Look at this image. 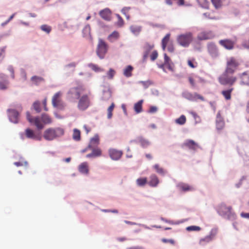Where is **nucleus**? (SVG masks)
<instances>
[{
  "mask_svg": "<svg viewBox=\"0 0 249 249\" xmlns=\"http://www.w3.org/2000/svg\"><path fill=\"white\" fill-rule=\"evenodd\" d=\"M116 17L118 18V21L116 22V24L117 25V26L119 27L123 26L124 24V21L123 19L119 14H117Z\"/></svg>",
  "mask_w": 249,
  "mask_h": 249,
  "instance_id": "obj_44",
  "label": "nucleus"
},
{
  "mask_svg": "<svg viewBox=\"0 0 249 249\" xmlns=\"http://www.w3.org/2000/svg\"><path fill=\"white\" fill-rule=\"evenodd\" d=\"M182 96L184 98L192 101H196L197 99L204 101V97L197 93L192 94L189 91H185L182 93Z\"/></svg>",
  "mask_w": 249,
  "mask_h": 249,
  "instance_id": "obj_10",
  "label": "nucleus"
},
{
  "mask_svg": "<svg viewBox=\"0 0 249 249\" xmlns=\"http://www.w3.org/2000/svg\"><path fill=\"white\" fill-rule=\"evenodd\" d=\"M23 136L26 138L35 140L40 141L41 140V137L39 135L36 134L35 132L30 128H27L25 130L22 137Z\"/></svg>",
  "mask_w": 249,
  "mask_h": 249,
  "instance_id": "obj_12",
  "label": "nucleus"
},
{
  "mask_svg": "<svg viewBox=\"0 0 249 249\" xmlns=\"http://www.w3.org/2000/svg\"><path fill=\"white\" fill-rule=\"evenodd\" d=\"M78 100L77 108L80 110H85L90 106V100L88 94H83Z\"/></svg>",
  "mask_w": 249,
  "mask_h": 249,
  "instance_id": "obj_7",
  "label": "nucleus"
},
{
  "mask_svg": "<svg viewBox=\"0 0 249 249\" xmlns=\"http://www.w3.org/2000/svg\"><path fill=\"white\" fill-rule=\"evenodd\" d=\"M219 44L224 48L227 50H231L233 48L234 43L229 39L221 40Z\"/></svg>",
  "mask_w": 249,
  "mask_h": 249,
  "instance_id": "obj_16",
  "label": "nucleus"
},
{
  "mask_svg": "<svg viewBox=\"0 0 249 249\" xmlns=\"http://www.w3.org/2000/svg\"><path fill=\"white\" fill-rule=\"evenodd\" d=\"M115 74V71L112 69H110L107 73V77L108 79H111L114 77Z\"/></svg>",
  "mask_w": 249,
  "mask_h": 249,
  "instance_id": "obj_48",
  "label": "nucleus"
},
{
  "mask_svg": "<svg viewBox=\"0 0 249 249\" xmlns=\"http://www.w3.org/2000/svg\"><path fill=\"white\" fill-rule=\"evenodd\" d=\"M188 80L190 85H191V87L193 88H196V85L194 79L192 77L189 76L188 77Z\"/></svg>",
  "mask_w": 249,
  "mask_h": 249,
  "instance_id": "obj_50",
  "label": "nucleus"
},
{
  "mask_svg": "<svg viewBox=\"0 0 249 249\" xmlns=\"http://www.w3.org/2000/svg\"><path fill=\"white\" fill-rule=\"evenodd\" d=\"M154 45L153 44H146L145 45L144 49H145V53L143 55V59H145L149 54V52L154 48Z\"/></svg>",
  "mask_w": 249,
  "mask_h": 249,
  "instance_id": "obj_27",
  "label": "nucleus"
},
{
  "mask_svg": "<svg viewBox=\"0 0 249 249\" xmlns=\"http://www.w3.org/2000/svg\"><path fill=\"white\" fill-rule=\"evenodd\" d=\"M157 111V107L155 106H152L150 107L149 112L155 113Z\"/></svg>",
  "mask_w": 249,
  "mask_h": 249,
  "instance_id": "obj_62",
  "label": "nucleus"
},
{
  "mask_svg": "<svg viewBox=\"0 0 249 249\" xmlns=\"http://www.w3.org/2000/svg\"><path fill=\"white\" fill-rule=\"evenodd\" d=\"M130 9V7H124L122 10V13L125 16H126V14L128 13Z\"/></svg>",
  "mask_w": 249,
  "mask_h": 249,
  "instance_id": "obj_59",
  "label": "nucleus"
},
{
  "mask_svg": "<svg viewBox=\"0 0 249 249\" xmlns=\"http://www.w3.org/2000/svg\"><path fill=\"white\" fill-rule=\"evenodd\" d=\"M178 187L180 190L182 191H192L194 190L193 186L188 185V184L181 183L178 185Z\"/></svg>",
  "mask_w": 249,
  "mask_h": 249,
  "instance_id": "obj_20",
  "label": "nucleus"
},
{
  "mask_svg": "<svg viewBox=\"0 0 249 249\" xmlns=\"http://www.w3.org/2000/svg\"><path fill=\"white\" fill-rule=\"evenodd\" d=\"M219 214L231 221L235 220L236 217L234 213L231 211V207H226L224 203H221L219 207Z\"/></svg>",
  "mask_w": 249,
  "mask_h": 249,
  "instance_id": "obj_2",
  "label": "nucleus"
},
{
  "mask_svg": "<svg viewBox=\"0 0 249 249\" xmlns=\"http://www.w3.org/2000/svg\"><path fill=\"white\" fill-rule=\"evenodd\" d=\"M228 72L225 71L220 77H219V82L223 85H229L231 87L237 80L235 76H231L228 75Z\"/></svg>",
  "mask_w": 249,
  "mask_h": 249,
  "instance_id": "obj_8",
  "label": "nucleus"
},
{
  "mask_svg": "<svg viewBox=\"0 0 249 249\" xmlns=\"http://www.w3.org/2000/svg\"><path fill=\"white\" fill-rule=\"evenodd\" d=\"M140 83L142 84L144 88H147L150 85L152 84V82L150 81H140Z\"/></svg>",
  "mask_w": 249,
  "mask_h": 249,
  "instance_id": "obj_51",
  "label": "nucleus"
},
{
  "mask_svg": "<svg viewBox=\"0 0 249 249\" xmlns=\"http://www.w3.org/2000/svg\"><path fill=\"white\" fill-rule=\"evenodd\" d=\"M224 126V122L221 119L220 115L219 114V129L222 128Z\"/></svg>",
  "mask_w": 249,
  "mask_h": 249,
  "instance_id": "obj_55",
  "label": "nucleus"
},
{
  "mask_svg": "<svg viewBox=\"0 0 249 249\" xmlns=\"http://www.w3.org/2000/svg\"><path fill=\"white\" fill-rule=\"evenodd\" d=\"M238 65L239 64L236 60L231 57L227 61V67L225 71L229 74H233Z\"/></svg>",
  "mask_w": 249,
  "mask_h": 249,
  "instance_id": "obj_11",
  "label": "nucleus"
},
{
  "mask_svg": "<svg viewBox=\"0 0 249 249\" xmlns=\"http://www.w3.org/2000/svg\"><path fill=\"white\" fill-rule=\"evenodd\" d=\"M212 239L210 236H206L200 239L199 244L200 246H204L211 241Z\"/></svg>",
  "mask_w": 249,
  "mask_h": 249,
  "instance_id": "obj_36",
  "label": "nucleus"
},
{
  "mask_svg": "<svg viewBox=\"0 0 249 249\" xmlns=\"http://www.w3.org/2000/svg\"><path fill=\"white\" fill-rule=\"evenodd\" d=\"M108 48V45L103 39H99L97 47L96 53L100 59L104 58Z\"/></svg>",
  "mask_w": 249,
  "mask_h": 249,
  "instance_id": "obj_6",
  "label": "nucleus"
},
{
  "mask_svg": "<svg viewBox=\"0 0 249 249\" xmlns=\"http://www.w3.org/2000/svg\"><path fill=\"white\" fill-rule=\"evenodd\" d=\"M99 144V137L98 135H95L90 139V142L89 144L88 148H92L97 147Z\"/></svg>",
  "mask_w": 249,
  "mask_h": 249,
  "instance_id": "obj_18",
  "label": "nucleus"
},
{
  "mask_svg": "<svg viewBox=\"0 0 249 249\" xmlns=\"http://www.w3.org/2000/svg\"><path fill=\"white\" fill-rule=\"evenodd\" d=\"M186 230L188 231H199L201 230V228L198 226H191L187 227Z\"/></svg>",
  "mask_w": 249,
  "mask_h": 249,
  "instance_id": "obj_47",
  "label": "nucleus"
},
{
  "mask_svg": "<svg viewBox=\"0 0 249 249\" xmlns=\"http://www.w3.org/2000/svg\"><path fill=\"white\" fill-rule=\"evenodd\" d=\"M187 63L188 66L191 67V68H196L197 66V63L195 61V60L194 59H193L192 60H188L187 61Z\"/></svg>",
  "mask_w": 249,
  "mask_h": 249,
  "instance_id": "obj_42",
  "label": "nucleus"
},
{
  "mask_svg": "<svg viewBox=\"0 0 249 249\" xmlns=\"http://www.w3.org/2000/svg\"><path fill=\"white\" fill-rule=\"evenodd\" d=\"M64 134V130L60 127H50L46 129L43 137L47 141H53L57 138L61 137Z\"/></svg>",
  "mask_w": 249,
  "mask_h": 249,
  "instance_id": "obj_1",
  "label": "nucleus"
},
{
  "mask_svg": "<svg viewBox=\"0 0 249 249\" xmlns=\"http://www.w3.org/2000/svg\"><path fill=\"white\" fill-rule=\"evenodd\" d=\"M108 153L110 158L114 160H119L123 155V152L122 151L113 148L109 149Z\"/></svg>",
  "mask_w": 249,
  "mask_h": 249,
  "instance_id": "obj_14",
  "label": "nucleus"
},
{
  "mask_svg": "<svg viewBox=\"0 0 249 249\" xmlns=\"http://www.w3.org/2000/svg\"><path fill=\"white\" fill-rule=\"evenodd\" d=\"M213 36V33L211 32H203L198 34L197 38L199 40H206L212 38Z\"/></svg>",
  "mask_w": 249,
  "mask_h": 249,
  "instance_id": "obj_19",
  "label": "nucleus"
},
{
  "mask_svg": "<svg viewBox=\"0 0 249 249\" xmlns=\"http://www.w3.org/2000/svg\"><path fill=\"white\" fill-rule=\"evenodd\" d=\"M241 85H247L249 87V77L247 78V81L242 80L240 83Z\"/></svg>",
  "mask_w": 249,
  "mask_h": 249,
  "instance_id": "obj_60",
  "label": "nucleus"
},
{
  "mask_svg": "<svg viewBox=\"0 0 249 249\" xmlns=\"http://www.w3.org/2000/svg\"><path fill=\"white\" fill-rule=\"evenodd\" d=\"M219 1V7L221 6L227 5L229 3V0H218Z\"/></svg>",
  "mask_w": 249,
  "mask_h": 249,
  "instance_id": "obj_52",
  "label": "nucleus"
},
{
  "mask_svg": "<svg viewBox=\"0 0 249 249\" xmlns=\"http://www.w3.org/2000/svg\"><path fill=\"white\" fill-rule=\"evenodd\" d=\"M88 67L95 72H100L103 71V70L102 68L99 67L98 65L93 63L89 64Z\"/></svg>",
  "mask_w": 249,
  "mask_h": 249,
  "instance_id": "obj_35",
  "label": "nucleus"
},
{
  "mask_svg": "<svg viewBox=\"0 0 249 249\" xmlns=\"http://www.w3.org/2000/svg\"><path fill=\"white\" fill-rule=\"evenodd\" d=\"M72 138L76 141H79L81 139V132L79 130L74 128L73 131Z\"/></svg>",
  "mask_w": 249,
  "mask_h": 249,
  "instance_id": "obj_29",
  "label": "nucleus"
},
{
  "mask_svg": "<svg viewBox=\"0 0 249 249\" xmlns=\"http://www.w3.org/2000/svg\"><path fill=\"white\" fill-rule=\"evenodd\" d=\"M208 51L212 56H216V46L213 43H210L208 45Z\"/></svg>",
  "mask_w": 249,
  "mask_h": 249,
  "instance_id": "obj_21",
  "label": "nucleus"
},
{
  "mask_svg": "<svg viewBox=\"0 0 249 249\" xmlns=\"http://www.w3.org/2000/svg\"><path fill=\"white\" fill-rule=\"evenodd\" d=\"M85 90V88L82 86L72 88L67 93V98L71 101H76L79 99Z\"/></svg>",
  "mask_w": 249,
  "mask_h": 249,
  "instance_id": "obj_3",
  "label": "nucleus"
},
{
  "mask_svg": "<svg viewBox=\"0 0 249 249\" xmlns=\"http://www.w3.org/2000/svg\"><path fill=\"white\" fill-rule=\"evenodd\" d=\"M40 118L44 125L46 124H51L52 122L50 117L47 114H42L40 117Z\"/></svg>",
  "mask_w": 249,
  "mask_h": 249,
  "instance_id": "obj_26",
  "label": "nucleus"
},
{
  "mask_svg": "<svg viewBox=\"0 0 249 249\" xmlns=\"http://www.w3.org/2000/svg\"><path fill=\"white\" fill-rule=\"evenodd\" d=\"M126 249H143L142 247L136 246L127 248Z\"/></svg>",
  "mask_w": 249,
  "mask_h": 249,
  "instance_id": "obj_64",
  "label": "nucleus"
},
{
  "mask_svg": "<svg viewBox=\"0 0 249 249\" xmlns=\"http://www.w3.org/2000/svg\"><path fill=\"white\" fill-rule=\"evenodd\" d=\"M40 106V104L39 101L35 102L33 104L34 108L37 113H39L41 111V108Z\"/></svg>",
  "mask_w": 249,
  "mask_h": 249,
  "instance_id": "obj_46",
  "label": "nucleus"
},
{
  "mask_svg": "<svg viewBox=\"0 0 249 249\" xmlns=\"http://www.w3.org/2000/svg\"><path fill=\"white\" fill-rule=\"evenodd\" d=\"M92 150L91 153L87 155L86 157L88 158L100 157L102 155V150L98 147L90 148Z\"/></svg>",
  "mask_w": 249,
  "mask_h": 249,
  "instance_id": "obj_17",
  "label": "nucleus"
},
{
  "mask_svg": "<svg viewBox=\"0 0 249 249\" xmlns=\"http://www.w3.org/2000/svg\"><path fill=\"white\" fill-rule=\"evenodd\" d=\"M154 168L155 169L156 171L158 174H161L162 175L165 174V171H164V169L160 167L159 164H155L154 166Z\"/></svg>",
  "mask_w": 249,
  "mask_h": 249,
  "instance_id": "obj_41",
  "label": "nucleus"
},
{
  "mask_svg": "<svg viewBox=\"0 0 249 249\" xmlns=\"http://www.w3.org/2000/svg\"><path fill=\"white\" fill-rule=\"evenodd\" d=\"M27 120L32 124L36 126L38 130L42 129L44 127V124L39 117H32L29 112H26Z\"/></svg>",
  "mask_w": 249,
  "mask_h": 249,
  "instance_id": "obj_9",
  "label": "nucleus"
},
{
  "mask_svg": "<svg viewBox=\"0 0 249 249\" xmlns=\"http://www.w3.org/2000/svg\"><path fill=\"white\" fill-rule=\"evenodd\" d=\"M114 108V104L112 103L107 109V118L110 119L112 116V111Z\"/></svg>",
  "mask_w": 249,
  "mask_h": 249,
  "instance_id": "obj_43",
  "label": "nucleus"
},
{
  "mask_svg": "<svg viewBox=\"0 0 249 249\" xmlns=\"http://www.w3.org/2000/svg\"><path fill=\"white\" fill-rule=\"evenodd\" d=\"M138 140L139 142L143 147H147L150 144L149 141L142 137H139Z\"/></svg>",
  "mask_w": 249,
  "mask_h": 249,
  "instance_id": "obj_34",
  "label": "nucleus"
},
{
  "mask_svg": "<svg viewBox=\"0 0 249 249\" xmlns=\"http://www.w3.org/2000/svg\"><path fill=\"white\" fill-rule=\"evenodd\" d=\"M170 35L167 34L162 39V48L163 50H165L168 43L169 41Z\"/></svg>",
  "mask_w": 249,
  "mask_h": 249,
  "instance_id": "obj_30",
  "label": "nucleus"
},
{
  "mask_svg": "<svg viewBox=\"0 0 249 249\" xmlns=\"http://www.w3.org/2000/svg\"><path fill=\"white\" fill-rule=\"evenodd\" d=\"M100 17L105 20L110 21L111 18V11L109 8H105L99 13Z\"/></svg>",
  "mask_w": 249,
  "mask_h": 249,
  "instance_id": "obj_15",
  "label": "nucleus"
},
{
  "mask_svg": "<svg viewBox=\"0 0 249 249\" xmlns=\"http://www.w3.org/2000/svg\"><path fill=\"white\" fill-rule=\"evenodd\" d=\"M164 66L168 68L170 71H173L174 66L173 64H172L171 62L167 63L166 65Z\"/></svg>",
  "mask_w": 249,
  "mask_h": 249,
  "instance_id": "obj_57",
  "label": "nucleus"
},
{
  "mask_svg": "<svg viewBox=\"0 0 249 249\" xmlns=\"http://www.w3.org/2000/svg\"><path fill=\"white\" fill-rule=\"evenodd\" d=\"M184 145L189 149L195 150L197 147L198 145L193 140H189L186 142Z\"/></svg>",
  "mask_w": 249,
  "mask_h": 249,
  "instance_id": "obj_24",
  "label": "nucleus"
},
{
  "mask_svg": "<svg viewBox=\"0 0 249 249\" xmlns=\"http://www.w3.org/2000/svg\"><path fill=\"white\" fill-rule=\"evenodd\" d=\"M159 182V179L156 175H152L150 177V181L148 184L150 186L152 187H156Z\"/></svg>",
  "mask_w": 249,
  "mask_h": 249,
  "instance_id": "obj_23",
  "label": "nucleus"
},
{
  "mask_svg": "<svg viewBox=\"0 0 249 249\" xmlns=\"http://www.w3.org/2000/svg\"><path fill=\"white\" fill-rule=\"evenodd\" d=\"M40 28L41 29L45 32L46 33L49 34L51 30H52V28L51 26H48L47 25H46V24H44V25H42L41 27H40Z\"/></svg>",
  "mask_w": 249,
  "mask_h": 249,
  "instance_id": "obj_45",
  "label": "nucleus"
},
{
  "mask_svg": "<svg viewBox=\"0 0 249 249\" xmlns=\"http://www.w3.org/2000/svg\"><path fill=\"white\" fill-rule=\"evenodd\" d=\"M233 90L232 87H229L228 89L222 91L221 93L226 100H228L231 98V93Z\"/></svg>",
  "mask_w": 249,
  "mask_h": 249,
  "instance_id": "obj_22",
  "label": "nucleus"
},
{
  "mask_svg": "<svg viewBox=\"0 0 249 249\" xmlns=\"http://www.w3.org/2000/svg\"><path fill=\"white\" fill-rule=\"evenodd\" d=\"M8 85L7 82H0V89H5L7 88V86Z\"/></svg>",
  "mask_w": 249,
  "mask_h": 249,
  "instance_id": "obj_53",
  "label": "nucleus"
},
{
  "mask_svg": "<svg viewBox=\"0 0 249 249\" xmlns=\"http://www.w3.org/2000/svg\"><path fill=\"white\" fill-rule=\"evenodd\" d=\"M119 37V34L117 31H114L110 35L108 36L107 39L111 42H113L117 40Z\"/></svg>",
  "mask_w": 249,
  "mask_h": 249,
  "instance_id": "obj_31",
  "label": "nucleus"
},
{
  "mask_svg": "<svg viewBox=\"0 0 249 249\" xmlns=\"http://www.w3.org/2000/svg\"><path fill=\"white\" fill-rule=\"evenodd\" d=\"M133 70V68L131 66H127L124 70V75L127 77L131 76Z\"/></svg>",
  "mask_w": 249,
  "mask_h": 249,
  "instance_id": "obj_28",
  "label": "nucleus"
},
{
  "mask_svg": "<svg viewBox=\"0 0 249 249\" xmlns=\"http://www.w3.org/2000/svg\"><path fill=\"white\" fill-rule=\"evenodd\" d=\"M164 63L163 66H166L167 63L171 62L170 58L167 56V55L165 53L164 54Z\"/></svg>",
  "mask_w": 249,
  "mask_h": 249,
  "instance_id": "obj_56",
  "label": "nucleus"
},
{
  "mask_svg": "<svg viewBox=\"0 0 249 249\" xmlns=\"http://www.w3.org/2000/svg\"><path fill=\"white\" fill-rule=\"evenodd\" d=\"M162 241L164 243H170L172 244H174V241L172 239H170V240H168V239H162Z\"/></svg>",
  "mask_w": 249,
  "mask_h": 249,
  "instance_id": "obj_63",
  "label": "nucleus"
},
{
  "mask_svg": "<svg viewBox=\"0 0 249 249\" xmlns=\"http://www.w3.org/2000/svg\"><path fill=\"white\" fill-rule=\"evenodd\" d=\"M158 56V53L157 51H154L150 55V58L152 61L156 60Z\"/></svg>",
  "mask_w": 249,
  "mask_h": 249,
  "instance_id": "obj_49",
  "label": "nucleus"
},
{
  "mask_svg": "<svg viewBox=\"0 0 249 249\" xmlns=\"http://www.w3.org/2000/svg\"><path fill=\"white\" fill-rule=\"evenodd\" d=\"M147 182V178H139L136 180V183L139 186H144Z\"/></svg>",
  "mask_w": 249,
  "mask_h": 249,
  "instance_id": "obj_39",
  "label": "nucleus"
},
{
  "mask_svg": "<svg viewBox=\"0 0 249 249\" xmlns=\"http://www.w3.org/2000/svg\"><path fill=\"white\" fill-rule=\"evenodd\" d=\"M8 112L10 121L13 123L17 124L19 121V113L14 109H9Z\"/></svg>",
  "mask_w": 249,
  "mask_h": 249,
  "instance_id": "obj_13",
  "label": "nucleus"
},
{
  "mask_svg": "<svg viewBox=\"0 0 249 249\" xmlns=\"http://www.w3.org/2000/svg\"><path fill=\"white\" fill-rule=\"evenodd\" d=\"M198 4L204 8H208L209 2L207 0H197Z\"/></svg>",
  "mask_w": 249,
  "mask_h": 249,
  "instance_id": "obj_40",
  "label": "nucleus"
},
{
  "mask_svg": "<svg viewBox=\"0 0 249 249\" xmlns=\"http://www.w3.org/2000/svg\"><path fill=\"white\" fill-rule=\"evenodd\" d=\"M131 31L135 35H138L141 31V27L140 26L132 25L130 27Z\"/></svg>",
  "mask_w": 249,
  "mask_h": 249,
  "instance_id": "obj_38",
  "label": "nucleus"
},
{
  "mask_svg": "<svg viewBox=\"0 0 249 249\" xmlns=\"http://www.w3.org/2000/svg\"><path fill=\"white\" fill-rule=\"evenodd\" d=\"M186 118L185 115H182L175 120V123L179 125H183L186 123Z\"/></svg>",
  "mask_w": 249,
  "mask_h": 249,
  "instance_id": "obj_33",
  "label": "nucleus"
},
{
  "mask_svg": "<svg viewBox=\"0 0 249 249\" xmlns=\"http://www.w3.org/2000/svg\"><path fill=\"white\" fill-rule=\"evenodd\" d=\"M62 95L63 93L61 91H58L53 96L52 103L54 107L59 109H63L65 108L66 106L62 99Z\"/></svg>",
  "mask_w": 249,
  "mask_h": 249,
  "instance_id": "obj_4",
  "label": "nucleus"
},
{
  "mask_svg": "<svg viewBox=\"0 0 249 249\" xmlns=\"http://www.w3.org/2000/svg\"><path fill=\"white\" fill-rule=\"evenodd\" d=\"M246 178H247L246 176H243L240 179L239 183L235 184L236 187L237 188L240 187L242 184V181L243 180H245L246 179Z\"/></svg>",
  "mask_w": 249,
  "mask_h": 249,
  "instance_id": "obj_54",
  "label": "nucleus"
},
{
  "mask_svg": "<svg viewBox=\"0 0 249 249\" xmlns=\"http://www.w3.org/2000/svg\"><path fill=\"white\" fill-rule=\"evenodd\" d=\"M8 71L10 72L11 76L13 78H14V70L12 66H9L8 68Z\"/></svg>",
  "mask_w": 249,
  "mask_h": 249,
  "instance_id": "obj_61",
  "label": "nucleus"
},
{
  "mask_svg": "<svg viewBox=\"0 0 249 249\" xmlns=\"http://www.w3.org/2000/svg\"><path fill=\"white\" fill-rule=\"evenodd\" d=\"M193 40L192 34L191 33H187L181 34L177 38L178 43L184 47H187Z\"/></svg>",
  "mask_w": 249,
  "mask_h": 249,
  "instance_id": "obj_5",
  "label": "nucleus"
},
{
  "mask_svg": "<svg viewBox=\"0 0 249 249\" xmlns=\"http://www.w3.org/2000/svg\"><path fill=\"white\" fill-rule=\"evenodd\" d=\"M167 50L169 52L173 53L174 51V47L172 43H169L167 46Z\"/></svg>",
  "mask_w": 249,
  "mask_h": 249,
  "instance_id": "obj_58",
  "label": "nucleus"
},
{
  "mask_svg": "<svg viewBox=\"0 0 249 249\" xmlns=\"http://www.w3.org/2000/svg\"><path fill=\"white\" fill-rule=\"evenodd\" d=\"M31 80L34 84L37 85L41 82H43L44 79L41 77L35 76L32 77Z\"/></svg>",
  "mask_w": 249,
  "mask_h": 249,
  "instance_id": "obj_37",
  "label": "nucleus"
},
{
  "mask_svg": "<svg viewBox=\"0 0 249 249\" xmlns=\"http://www.w3.org/2000/svg\"><path fill=\"white\" fill-rule=\"evenodd\" d=\"M142 100H140L134 105V110L137 113L142 112Z\"/></svg>",
  "mask_w": 249,
  "mask_h": 249,
  "instance_id": "obj_32",
  "label": "nucleus"
},
{
  "mask_svg": "<svg viewBox=\"0 0 249 249\" xmlns=\"http://www.w3.org/2000/svg\"><path fill=\"white\" fill-rule=\"evenodd\" d=\"M79 171L80 173L84 174H88L89 173V168L87 162L81 163L79 166Z\"/></svg>",
  "mask_w": 249,
  "mask_h": 249,
  "instance_id": "obj_25",
  "label": "nucleus"
}]
</instances>
